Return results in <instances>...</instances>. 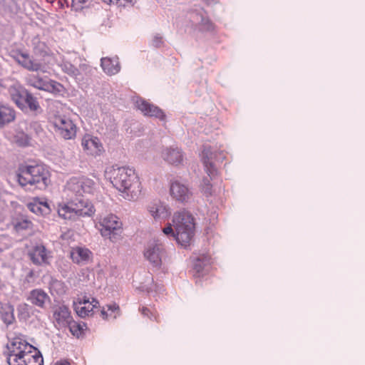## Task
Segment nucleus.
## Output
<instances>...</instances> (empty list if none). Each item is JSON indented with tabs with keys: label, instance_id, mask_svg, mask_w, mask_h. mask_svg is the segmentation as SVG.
Wrapping results in <instances>:
<instances>
[{
	"label": "nucleus",
	"instance_id": "nucleus-1",
	"mask_svg": "<svg viewBox=\"0 0 365 365\" xmlns=\"http://www.w3.org/2000/svg\"><path fill=\"white\" fill-rule=\"evenodd\" d=\"M106 175L124 199L134 200L140 196L142 185L134 170L126 167H112L106 171Z\"/></svg>",
	"mask_w": 365,
	"mask_h": 365
},
{
	"label": "nucleus",
	"instance_id": "nucleus-2",
	"mask_svg": "<svg viewBox=\"0 0 365 365\" xmlns=\"http://www.w3.org/2000/svg\"><path fill=\"white\" fill-rule=\"evenodd\" d=\"M173 225L168 223L163 232L168 237H172L177 243L183 247L191 245L195 235V223L192 215L185 211L175 212L173 217Z\"/></svg>",
	"mask_w": 365,
	"mask_h": 365
},
{
	"label": "nucleus",
	"instance_id": "nucleus-3",
	"mask_svg": "<svg viewBox=\"0 0 365 365\" xmlns=\"http://www.w3.org/2000/svg\"><path fill=\"white\" fill-rule=\"evenodd\" d=\"M7 349L9 365H43L41 352L20 336L13 338Z\"/></svg>",
	"mask_w": 365,
	"mask_h": 365
},
{
	"label": "nucleus",
	"instance_id": "nucleus-4",
	"mask_svg": "<svg viewBox=\"0 0 365 365\" xmlns=\"http://www.w3.org/2000/svg\"><path fill=\"white\" fill-rule=\"evenodd\" d=\"M17 179L22 187L45 190L51 183V173L43 165H23L19 168Z\"/></svg>",
	"mask_w": 365,
	"mask_h": 365
},
{
	"label": "nucleus",
	"instance_id": "nucleus-5",
	"mask_svg": "<svg viewBox=\"0 0 365 365\" xmlns=\"http://www.w3.org/2000/svg\"><path fill=\"white\" fill-rule=\"evenodd\" d=\"M48 122L53 126L55 131L66 140L74 138L76 135L77 127L73 120L67 116L63 108L56 107L48 113Z\"/></svg>",
	"mask_w": 365,
	"mask_h": 365
},
{
	"label": "nucleus",
	"instance_id": "nucleus-6",
	"mask_svg": "<svg viewBox=\"0 0 365 365\" xmlns=\"http://www.w3.org/2000/svg\"><path fill=\"white\" fill-rule=\"evenodd\" d=\"M95 187L94 181L84 176L73 177L67 182L64 192L69 197L81 196L83 194L91 193Z\"/></svg>",
	"mask_w": 365,
	"mask_h": 365
},
{
	"label": "nucleus",
	"instance_id": "nucleus-7",
	"mask_svg": "<svg viewBox=\"0 0 365 365\" xmlns=\"http://www.w3.org/2000/svg\"><path fill=\"white\" fill-rule=\"evenodd\" d=\"M99 230L103 237L114 242L123 230V224L115 215L110 214L100 219Z\"/></svg>",
	"mask_w": 365,
	"mask_h": 365
},
{
	"label": "nucleus",
	"instance_id": "nucleus-8",
	"mask_svg": "<svg viewBox=\"0 0 365 365\" xmlns=\"http://www.w3.org/2000/svg\"><path fill=\"white\" fill-rule=\"evenodd\" d=\"M225 157L224 151L212 150L210 146L205 145L203 147L201 155L202 161L210 179L217 175V170L214 165L215 162L222 163Z\"/></svg>",
	"mask_w": 365,
	"mask_h": 365
},
{
	"label": "nucleus",
	"instance_id": "nucleus-9",
	"mask_svg": "<svg viewBox=\"0 0 365 365\" xmlns=\"http://www.w3.org/2000/svg\"><path fill=\"white\" fill-rule=\"evenodd\" d=\"M27 255L31 262L36 266H46L50 264L51 252L42 243L27 246Z\"/></svg>",
	"mask_w": 365,
	"mask_h": 365
},
{
	"label": "nucleus",
	"instance_id": "nucleus-10",
	"mask_svg": "<svg viewBox=\"0 0 365 365\" xmlns=\"http://www.w3.org/2000/svg\"><path fill=\"white\" fill-rule=\"evenodd\" d=\"M26 83L28 85L38 90L53 93H58L61 92L63 88V86L58 82L48 78L41 77L38 74L29 75L26 78Z\"/></svg>",
	"mask_w": 365,
	"mask_h": 365
},
{
	"label": "nucleus",
	"instance_id": "nucleus-11",
	"mask_svg": "<svg viewBox=\"0 0 365 365\" xmlns=\"http://www.w3.org/2000/svg\"><path fill=\"white\" fill-rule=\"evenodd\" d=\"M99 305V302L94 298L86 295H79L73 302V308L76 313L81 318L91 316L93 310Z\"/></svg>",
	"mask_w": 365,
	"mask_h": 365
},
{
	"label": "nucleus",
	"instance_id": "nucleus-12",
	"mask_svg": "<svg viewBox=\"0 0 365 365\" xmlns=\"http://www.w3.org/2000/svg\"><path fill=\"white\" fill-rule=\"evenodd\" d=\"M11 58L21 67L29 71H41L43 68L42 63L36 61L26 51L20 49L11 51Z\"/></svg>",
	"mask_w": 365,
	"mask_h": 365
},
{
	"label": "nucleus",
	"instance_id": "nucleus-13",
	"mask_svg": "<svg viewBox=\"0 0 365 365\" xmlns=\"http://www.w3.org/2000/svg\"><path fill=\"white\" fill-rule=\"evenodd\" d=\"M169 192L174 200L180 202H188L192 195L188 186L178 180L170 181Z\"/></svg>",
	"mask_w": 365,
	"mask_h": 365
},
{
	"label": "nucleus",
	"instance_id": "nucleus-14",
	"mask_svg": "<svg viewBox=\"0 0 365 365\" xmlns=\"http://www.w3.org/2000/svg\"><path fill=\"white\" fill-rule=\"evenodd\" d=\"M81 146L87 155L93 157L100 156L104 152L103 145L100 139L89 134L82 138Z\"/></svg>",
	"mask_w": 365,
	"mask_h": 365
},
{
	"label": "nucleus",
	"instance_id": "nucleus-15",
	"mask_svg": "<svg viewBox=\"0 0 365 365\" xmlns=\"http://www.w3.org/2000/svg\"><path fill=\"white\" fill-rule=\"evenodd\" d=\"M71 261L78 265H86L93 261V252L86 247H71L69 254Z\"/></svg>",
	"mask_w": 365,
	"mask_h": 365
},
{
	"label": "nucleus",
	"instance_id": "nucleus-16",
	"mask_svg": "<svg viewBox=\"0 0 365 365\" xmlns=\"http://www.w3.org/2000/svg\"><path fill=\"white\" fill-rule=\"evenodd\" d=\"M160 155L166 163L175 166L181 165L184 160V153L178 147H166L162 150Z\"/></svg>",
	"mask_w": 365,
	"mask_h": 365
},
{
	"label": "nucleus",
	"instance_id": "nucleus-17",
	"mask_svg": "<svg viewBox=\"0 0 365 365\" xmlns=\"http://www.w3.org/2000/svg\"><path fill=\"white\" fill-rule=\"evenodd\" d=\"M164 248L162 244L153 242L148 245L144 252L145 258L155 267H160L162 263V255Z\"/></svg>",
	"mask_w": 365,
	"mask_h": 365
},
{
	"label": "nucleus",
	"instance_id": "nucleus-18",
	"mask_svg": "<svg viewBox=\"0 0 365 365\" xmlns=\"http://www.w3.org/2000/svg\"><path fill=\"white\" fill-rule=\"evenodd\" d=\"M8 91L13 102L20 109L24 110L25 108V99L29 92L19 83L11 86Z\"/></svg>",
	"mask_w": 365,
	"mask_h": 365
},
{
	"label": "nucleus",
	"instance_id": "nucleus-19",
	"mask_svg": "<svg viewBox=\"0 0 365 365\" xmlns=\"http://www.w3.org/2000/svg\"><path fill=\"white\" fill-rule=\"evenodd\" d=\"M138 109H139L144 115L155 117L160 120H164L165 115L158 107L150 103L144 99H138L135 102Z\"/></svg>",
	"mask_w": 365,
	"mask_h": 365
},
{
	"label": "nucleus",
	"instance_id": "nucleus-20",
	"mask_svg": "<svg viewBox=\"0 0 365 365\" xmlns=\"http://www.w3.org/2000/svg\"><path fill=\"white\" fill-rule=\"evenodd\" d=\"M26 299L32 305L41 309H45L51 301L48 294L42 289H34L31 290Z\"/></svg>",
	"mask_w": 365,
	"mask_h": 365
},
{
	"label": "nucleus",
	"instance_id": "nucleus-21",
	"mask_svg": "<svg viewBox=\"0 0 365 365\" xmlns=\"http://www.w3.org/2000/svg\"><path fill=\"white\" fill-rule=\"evenodd\" d=\"M148 210L155 220H165L170 215L168 206L160 200L151 202L148 205Z\"/></svg>",
	"mask_w": 365,
	"mask_h": 365
},
{
	"label": "nucleus",
	"instance_id": "nucleus-22",
	"mask_svg": "<svg viewBox=\"0 0 365 365\" xmlns=\"http://www.w3.org/2000/svg\"><path fill=\"white\" fill-rule=\"evenodd\" d=\"M77 219L80 217H91L94 215L96 209L93 203L87 199H80L73 202Z\"/></svg>",
	"mask_w": 365,
	"mask_h": 365
},
{
	"label": "nucleus",
	"instance_id": "nucleus-23",
	"mask_svg": "<svg viewBox=\"0 0 365 365\" xmlns=\"http://www.w3.org/2000/svg\"><path fill=\"white\" fill-rule=\"evenodd\" d=\"M57 213L58 217L64 220L76 221L78 220L73 202L58 203Z\"/></svg>",
	"mask_w": 365,
	"mask_h": 365
},
{
	"label": "nucleus",
	"instance_id": "nucleus-24",
	"mask_svg": "<svg viewBox=\"0 0 365 365\" xmlns=\"http://www.w3.org/2000/svg\"><path fill=\"white\" fill-rule=\"evenodd\" d=\"M53 317L58 324L63 326L67 324L72 319L71 312L66 305L56 306L53 308Z\"/></svg>",
	"mask_w": 365,
	"mask_h": 365
},
{
	"label": "nucleus",
	"instance_id": "nucleus-25",
	"mask_svg": "<svg viewBox=\"0 0 365 365\" xmlns=\"http://www.w3.org/2000/svg\"><path fill=\"white\" fill-rule=\"evenodd\" d=\"M29 210L38 215H46L50 213L51 208L46 202H41L38 198H34L27 204Z\"/></svg>",
	"mask_w": 365,
	"mask_h": 365
},
{
	"label": "nucleus",
	"instance_id": "nucleus-26",
	"mask_svg": "<svg viewBox=\"0 0 365 365\" xmlns=\"http://www.w3.org/2000/svg\"><path fill=\"white\" fill-rule=\"evenodd\" d=\"M101 67L105 73L112 76L120 71V64L118 58L105 57L101 58Z\"/></svg>",
	"mask_w": 365,
	"mask_h": 365
},
{
	"label": "nucleus",
	"instance_id": "nucleus-27",
	"mask_svg": "<svg viewBox=\"0 0 365 365\" xmlns=\"http://www.w3.org/2000/svg\"><path fill=\"white\" fill-rule=\"evenodd\" d=\"M14 307L9 304H1L0 315L6 325L12 324L15 321Z\"/></svg>",
	"mask_w": 365,
	"mask_h": 365
},
{
	"label": "nucleus",
	"instance_id": "nucleus-28",
	"mask_svg": "<svg viewBox=\"0 0 365 365\" xmlns=\"http://www.w3.org/2000/svg\"><path fill=\"white\" fill-rule=\"evenodd\" d=\"M15 119V111L10 107L0 106V126L9 123Z\"/></svg>",
	"mask_w": 365,
	"mask_h": 365
},
{
	"label": "nucleus",
	"instance_id": "nucleus-29",
	"mask_svg": "<svg viewBox=\"0 0 365 365\" xmlns=\"http://www.w3.org/2000/svg\"><path fill=\"white\" fill-rule=\"evenodd\" d=\"M12 225L14 226V229L17 232L25 230H31L33 229L32 222L24 217L14 219L12 221Z\"/></svg>",
	"mask_w": 365,
	"mask_h": 365
},
{
	"label": "nucleus",
	"instance_id": "nucleus-30",
	"mask_svg": "<svg viewBox=\"0 0 365 365\" xmlns=\"http://www.w3.org/2000/svg\"><path fill=\"white\" fill-rule=\"evenodd\" d=\"M67 324L68 325L71 333L77 338L82 336L86 329V324L85 323L70 320Z\"/></svg>",
	"mask_w": 365,
	"mask_h": 365
},
{
	"label": "nucleus",
	"instance_id": "nucleus-31",
	"mask_svg": "<svg viewBox=\"0 0 365 365\" xmlns=\"http://www.w3.org/2000/svg\"><path fill=\"white\" fill-rule=\"evenodd\" d=\"M210 259L208 257H204L202 259H197L193 267L195 272L194 275L197 277L202 275L204 269L210 264Z\"/></svg>",
	"mask_w": 365,
	"mask_h": 365
},
{
	"label": "nucleus",
	"instance_id": "nucleus-32",
	"mask_svg": "<svg viewBox=\"0 0 365 365\" xmlns=\"http://www.w3.org/2000/svg\"><path fill=\"white\" fill-rule=\"evenodd\" d=\"M108 311L110 312V314H108L107 311L105 309V307L101 312V315L103 319H108V318L115 319L120 313V308L118 304L113 303L112 304L107 305Z\"/></svg>",
	"mask_w": 365,
	"mask_h": 365
},
{
	"label": "nucleus",
	"instance_id": "nucleus-33",
	"mask_svg": "<svg viewBox=\"0 0 365 365\" xmlns=\"http://www.w3.org/2000/svg\"><path fill=\"white\" fill-rule=\"evenodd\" d=\"M26 105L29 107L31 110H37L39 108V105L36 98H34L30 93H28L25 99V107Z\"/></svg>",
	"mask_w": 365,
	"mask_h": 365
},
{
	"label": "nucleus",
	"instance_id": "nucleus-34",
	"mask_svg": "<svg viewBox=\"0 0 365 365\" xmlns=\"http://www.w3.org/2000/svg\"><path fill=\"white\" fill-rule=\"evenodd\" d=\"M140 312L143 316L147 317L150 319H153L156 322L159 321V316L155 311L153 312L149 308L143 307L140 309Z\"/></svg>",
	"mask_w": 365,
	"mask_h": 365
},
{
	"label": "nucleus",
	"instance_id": "nucleus-35",
	"mask_svg": "<svg viewBox=\"0 0 365 365\" xmlns=\"http://www.w3.org/2000/svg\"><path fill=\"white\" fill-rule=\"evenodd\" d=\"M15 142L19 146H26L29 143V138L24 133H19L15 136Z\"/></svg>",
	"mask_w": 365,
	"mask_h": 365
},
{
	"label": "nucleus",
	"instance_id": "nucleus-36",
	"mask_svg": "<svg viewBox=\"0 0 365 365\" xmlns=\"http://www.w3.org/2000/svg\"><path fill=\"white\" fill-rule=\"evenodd\" d=\"M89 0H72L71 7L75 11H80L83 9Z\"/></svg>",
	"mask_w": 365,
	"mask_h": 365
},
{
	"label": "nucleus",
	"instance_id": "nucleus-37",
	"mask_svg": "<svg viewBox=\"0 0 365 365\" xmlns=\"http://www.w3.org/2000/svg\"><path fill=\"white\" fill-rule=\"evenodd\" d=\"M202 187L206 195H211V185L210 184V180L207 178L203 179Z\"/></svg>",
	"mask_w": 365,
	"mask_h": 365
},
{
	"label": "nucleus",
	"instance_id": "nucleus-38",
	"mask_svg": "<svg viewBox=\"0 0 365 365\" xmlns=\"http://www.w3.org/2000/svg\"><path fill=\"white\" fill-rule=\"evenodd\" d=\"M115 1L116 4H119L120 5H122V6H126L128 4H131V5H133L134 4V2L133 1V0H113V2Z\"/></svg>",
	"mask_w": 365,
	"mask_h": 365
},
{
	"label": "nucleus",
	"instance_id": "nucleus-39",
	"mask_svg": "<svg viewBox=\"0 0 365 365\" xmlns=\"http://www.w3.org/2000/svg\"><path fill=\"white\" fill-rule=\"evenodd\" d=\"M54 365H71V364L66 360L61 359L57 361Z\"/></svg>",
	"mask_w": 365,
	"mask_h": 365
},
{
	"label": "nucleus",
	"instance_id": "nucleus-40",
	"mask_svg": "<svg viewBox=\"0 0 365 365\" xmlns=\"http://www.w3.org/2000/svg\"><path fill=\"white\" fill-rule=\"evenodd\" d=\"M105 3H111L113 0H103Z\"/></svg>",
	"mask_w": 365,
	"mask_h": 365
},
{
	"label": "nucleus",
	"instance_id": "nucleus-41",
	"mask_svg": "<svg viewBox=\"0 0 365 365\" xmlns=\"http://www.w3.org/2000/svg\"><path fill=\"white\" fill-rule=\"evenodd\" d=\"M48 3H51L52 4L53 2H54L56 0H46Z\"/></svg>",
	"mask_w": 365,
	"mask_h": 365
}]
</instances>
